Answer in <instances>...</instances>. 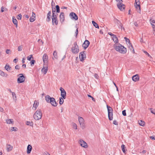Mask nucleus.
Segmentation results:
<instances>
[{"instance_id":"obj_1","label":"nucleus","mask_w":155,"mask_h":155,"mask_svg":"<svg viewBox=\"0 0 155 155\" xmlns=\"http://www.w3.org/2000/svg\"><path fill=\"white\" fill-rule=\"evenodd\" d=\"M114 48L116 51L122 54H124L127 52V48L120 44H117L116 45H115Z\"/></svg>"},{"instance_id":"obj_2","label":"nucleus","mask_w":155,"mask_h":155,"mask_svg":"<svg viewBox=\"0 0 155 155\" xmlns=\"http://www.w3.org/2000/svg\"><path fill=\"white\" fill-rule=\"evenodd\" d=\"M42 117V113L41 110L39 109L37 110L33 115V117L36 120L40 119Z\"/></svg>"},{"instance_id":"obj_3","label":"nucleus","mask_w":155,"mask_h":155,"mask_svg":"<svg viewBox=\"0 0 155 155\" xmlns=\"http://www.w3.org/2000/svg\"><path fill=\"white\" fill-rule=\"evenodd\" d=\"M71 51L74 54H77L79 52V49L78 46L77 45V43L74 42V46L71 48Z\"/></svg>"},{"instance_id":"obj_4","label":"nucleus","mask_w":155,"mask_h":155,"mask_svg":"<svg viewBox=\"0 0 155 155\" xmlns=\"http://www.w3.org/2000/svg\"><path fill=\"white\" fill-rule=\"evenodd\" d=\"M19 77L18 78L17 82L18 83H21L24 82L25 77L22 74H18Z\"/></svg>"},{"instance_id":"obj_5","label":"nucleus","mask_w":155,"mask_h":155,"mask_svg":"<svg viewBox=\"0 0 155 155\" xmlns=\"http://www.w3.org/2000/svg\"><path fill=\"white\" fill-rule=\"evenodd\" d=\"M78 121L81 127L83 129H84L85 128V126L83 118L81 117H78Z\"/></svg>"},{"instance_id":"obj_6","label":"nucleus","mask_w":155,"mask_h":155,"mask_svg":"<svg viewBox=\"0 0 155 155\" xmlns=\"http://www.w3.org/2000/svg\"><path fill=\"white\" fill-rule=\"evenodd\" d=\"M135 4H134V5L135 8L138 9V12H140V2L139 0H135Z\"/></svg>"},{"instance_id":"obj_7","label":"nucleus","mask_w":155,"mask_h":155,"mask_svg":"<svg viewBox=\"0 0 155 155\" xmlns=\"http://www.w3.org/2000/svg\"><path fill=\"white\" fill-rule=\"evenodd\" d=\"M60 90L61 91V96L63 98L65 99L66 96V92L62 87L60 88Z\"/></svg>"},{"instance_id":"obj_8","label":"nucleus","mask_w":155,"mask_h":155,"mask_svg":"<svg viewBox=\"0 0 155 155\" xmlns=\"http://www.w3.org/2000/svg\"><path fill=\"white\" fill-rule=\"evenodd\" d=\"M84 52L82 51L80 53L79 58L81 61L84 60L86 58V55L84 54Z\"/></svg>"},{"instance_id":"obj_9","label":"nucleus","mask_w":155,"mask_h":155,"mask_svg":"<svg viewBox=\"0 0 155 155\" xmlns=\"http://www.w3.org/2000/svg\"><path fill=\"white\" fill-rule=\"evenodd\" d=\"M71 18L72 19L77 20L78 19V16L74 13L72 12L69 15Z\"/></svg>"},{"instance_id":"obj_10","label":"nucleus","mask_w":155,"mask_h":155,"mask_svg":"<svg viewBox=\"0 0 155 155\" xmlns=\"http://www.w3.org/2000/svg\"><path fill=\"white\" fill-rule=\"evenodd\" d=\"M52 24L54 25V23L56 25H58V21L57 19V15L52 16Z\"/></svg>"},{"instance_id":"obj_11","label":"nucleus","mask_w":155,"mask_h":155,"mask_svg":"<svg viewBox=\"0 0 155 155\" xmlns=\"http://www.w3.org/2000/svg\"><path fill=\"white\" fill-rule=\"evenodd\" d=\"M114 22L115 24H116L117 25L119 28V26H122V24L121 23L120 21L119 20L116 18L115 17H114Z\"/></svg>"},{"instance_id":"obj_12","label":"nucleus","mask_w":155,"mask_h":155,"mask_svg":"<svg viewBox=\"0 0 155 155\" xmlns=\"http://www.w3.org/2000/svg\"><path fill=\"white\" fill-rule=\"evenodd\" d=\"M117 6L118 8L121 11H124L125 8V5L123 4H117Z\"/></svg>"},{"instance_id":"obj_13","label":"nucleus","mask_w":155,"mask_h":155,"mask_svg":"<svg viewBox=\"0 0 155 155\" xmlns=\"http://www.w3.org/2000/svg\"><path fill=\"white\" fill-rule=\"evenodd\" d=\"M79 143L80 145L83 147L85 148L87 147V143L82 140H80Z\"/></svg>"},{"instance_id":"obj_14","label":"nucleus","mask_w":155,"mask_h":155,"mask_svg":"<svg viewBox=\"0 0 155 155\" xmlns=\"http://www.w3.org/2000/svg\"><path fill=\"white\" fill-rule=\"evenodd\" d=\"M89 44V41L88 40H85L82 44V47L85 49L88 47Z\"/></svg>"},{"instance_id":"obj_15","label":"nucleus","mask_w":155,"mask_h":155,"mask_svg":"<svg viewBox=\"0 0 155 155\" xmlns=\"http://www.w3.org/2000/svg\"><path fill=\"white\" fill-rule=\"evenodd\" d=\"M49 103L54 107L57 106L58 104V103L55 101V99L53 97L51 98L50 101H49Z\"/></svg>"},{"instance_id":"obj_16","label":"nucleus","mask_w":155,"mask_h":155,"mask_svg":"<svg viewBox=\"0 0 155 155\" xmlns=\"http://www.w3.org/2000/svg\"><path fill=\"white\" fill-rule=\"evenodd\" d=\"M132 79L134 82H136L138 81L139 79V75L137 74L134 75L132 77Z\"/></svg>"},{"instance_id":"obj_17","label":"nucleus","mask_w":155,"mask_h":155,"mask_svg":"<svg viewBox=\"0 0 155 155\" xmlns=\"http://www.w3.org/2000/svg\"><path fill=\"white\" fill-rule=\"evenodd\" d=\"M43 61L44 63H47L48 61V57L46 54H45L43 57Z\"/></svg>"},{"instance_id":"obj_18","label":"nucleus","mask_w":155,"mask_h":155,"mask_svg":"<svg viewBox=\"0 0 155 155\" xmlns=\"http://www.w3.org/2000/svg\"><path fill=\"white\" fill-rule=\"evenodd\" d=\"M60 21L61 22H63L64 20V13L63 12H61L60 15Z\"/></svg>"},{"instance_id":"obj_19","label":"nucleus","mask_w":155,"mask_h":155,"mask_svg":"<svg viewBox=\"0 0 155 155\" xmlns=\"http://www.w3.org/2000/svg\"><path fill=\"white\" fill-rule=\"evenodd\" d=\"M38 104L39 103L38 102L36 101H35L33 105V107L32 108V109L34 110H36L38 106Z\"/></svg>"},{"instance_id":"obj_20","label":"nucleus","mask_w":155,"mask_h":155,"mask_svg":"<svg viewBox=\"0 0 155 155\" xmlns=\"http://www.w3.org/2000/svg\"><path fill=\"white\" fill-rule=\"evenodd\" d=\"M48 67L47 66V65L45 67L43 66L41 71L44 73V74H45L47 73L48 71Z\"/></svg>"},{"instance_id":"obj_21","label":"nucleus","mask_w":155,"mask_h":155,"mask_svg":"<svg viewBox=\"0 0 155 155\" xmlns=\"http://www.w3.org/2000/svg\"><path fill=\"white\" fill-rule=\"evenodd\" d=\"M32 149V147L31 145L30 144H29L27 147V153L28 154H29L31 152Z\"/></svg>"},{"instance_id":"obj_22","label":"nucleus","mask_w":155,"mask_h":155,"mask_svg":"<svg viewBox=\"0 0 155 155\" xmlns=\"http://www.w3.org/2000/svg\"><path fill=\"white\" fill-rule=\"evenodd\" d=\"M12 22L15 25L16 28L18 27V21L15 17L13 16L12 17Z\"/></svg>"},{"instance_id":"obj_23","label":"nucleus","mask_w":155,"mask_h":155,"mask_svg":"<svg viewBox=\"0 0 155 155\" xmlns=\"http://www.w3.org/2000/svg\"><path fill=\"white\" fill-rule=\"evenodd\" d=\"M6 147L7 151L8 152L11 151L13 148V147L9 144H7L6 145Z\"/></svg>"},{"instance_id":"obj_24","label":"nucleus","mask_w":155,"mask_h":155,"mask_svg":"<svg viewBox=\"0 0 155 155\" xmlns=\"http://www.w3.org/2000/svg\"><path fill=\"white\" fill-rule=\"evenodd\" d=\"M51 98L49 95H47L45 97V100L47 103H49V101H50Z\"/></svg>"},{"instance_id":"obj_25","label":"nucleus","mask_w":155,"mask_h":155,"mask_svg":"<svg viewBox=\"0 0 155 155\" xmlns=\"http://www.w3.org/2000/svg\"><path fill=\"white\" fill-rule=\"evenodd\" d=\"M107 109L108 113H113V110L112 108L110 107L107 105Z\"/></svg>"},{"instance_id":"obj_26","label":"nucleus","mask_w":155,"mask_h":155,"mask_svg":"<svg viewBox=\"0 0 155 155\" xmlns=\"http://www.w3.org/2000/svg\"><path fill=\"white\" fill-rule=\"evenodd\" d=\"M108 117L109 120H112L113 118V113H108Z\"/></svg>"},{"instance_id":"obj_27","label":"nucleus","mask_w":155,"mask_h":155,"mask_svg":"<svg viewBox=\"0 0 155 155\" xmlns=\"http://www.w3.org/2000/svg\"><path fill=\"white\" fill-rule=\"evenodd\" d=\"M112 39L113 40V41L115 42L116 43L118 42V40L117 38V37H116V36L115 35V37H112Z\"/></svg>"},{"instance_id":"obj_28","label":"nucleus","mask_w":155,"mask_h":155,"mask_svg":"<svg viewBox=\"0 0 155 155\" xmlns=\"http://www.w3.org/2000/svg\"><path fill=\"white\" fill-rule=\"evenodd\" d=\"M6 122L8 124H13V119H8L6 120Z\"/></svg>"},{"instance_id":"obj_29","label":"nucleus","mask_w":155,"mask_h":155,"mask_svg":"<svg viewBox=\"0 0 155 155\" xmlns=\"http://www.w3.org/2000/svg\"><path fill=\"white\" fill-rule=\"evenodd\" d=\"M53 55L54 57L56 59H57L58 58V56L57 52L56 51H54L53 53Z\"/></svg>"},{"instance_id":"obj_30","label":"nucleus","mask_w":155,"mask_h":155,"mask_svg":"<svg viewBox=\"0 0 155 155\" xmlns=\"http://www.w3.org/2000/svg\"><path fill=\"white\" fill-rule=\"evenodd\" d=\"M129 48L130 49V51H132L133 53H134V49L132 45V44L130 43V45H129Z\"/></svg>"},{"instance_id":"obj_31","label":"nucleus","mask_w":155,"mask_h":155,"mask_svg":"<svg viewBox=\"0 0 155 155\" xmlns=\"http://www.w3.org/2000/svg\"><path fill=\"white\" fill-rule=\"evenodd\" d=\"M92 23L94 25V26L96 28H99V27L98 24L96 23L94 21H92Z\"/></svg>"},{"instance_id":"obj_32","label":"nucleus","mask_w":155,"mask_h":155,"mask_svg":"<svg viewBox=\"0 0 155 155\" xmlns=\"http://www.w3.org/2000/svg\"><path fill=\"white\" fill-rule=\"evenodd\" d=\"M5 68L6 70L8 71L10 70L11 68L9 65L6 64L5 66Z\"/></svg>"},{"instance_id":"obj_33","label":"nucleus","mask_w":155,"mask_h":155,"mask_svg":"<svg viewBox=\"0 0 155 155\" xmlns=\"http://www.w3.org/2000/svg\"><path fill=\"white\" fill-rule=\"evenodd\" d=\"M63 99L64 98L61 97L59 98V104L60 105H62L63 104L64 101Z\"/></svg>"},{"instance_id":"obj_34","label":"nucleus","mask_w":155,"mask_h":155,"mask_svg":"<svg viewBox=\"0 0 155 155\" xmlns=\"http://www.w3.org/2000/svg\"><path fill=\"white\" fill-rule=\"evenodd\" d=\"M139 124H140V125L143 126L145 125V122L144 121H143L142 120H140V121H139Z\"/></svg>"},{"instance_id":"obj_35","label":"nucleus","mask_w":155,"mask_h":155,"mask_svg":"<svg viewBox=\"0 0 155 155\" xmlns=\"http://www.w3.org/2000/svg\"><path fill=\"white\" fill-rule=\"evenodd\" d=\"M121 147L123 152L124 153H125L126 152V151L125 149V148H126L124 144H122L121 146Z\"/></svg>"},{"instance_id":"obj_36","label":"nucleus","mask_w":155,"mask_h":155,"mask_svg":"<svg viewBox=\"0 0 155 155\" xmlns=\"http://www.w3.org/2000/svg\"><path fill=\"white\" fill-rule=\"evenodd\" d=\"M55 8L56 10V12L57 13H59L60 11V7L58 5H57L56 6Z\"/></svg>"},{"instance_id":"obj_37","label":"nucleus","mask_w":155,"mask_h":155,"mask_svg":"<svg viewBox=\"0 0 155 155\" xmlns=\"http://www.w3.org/2000/svg\"><path fill=\"white\" fill-rule=\"evenodd\" d=\"M26 124L28 125L32 126L33 125V123L32 122L27 121L26 122Z\"/></svg>"},{"instance_id":"obj_38","label":"nucleus","mask_w":155,"mask_h":155,"mask_svg":"<svg viewBox=\"0 0 155 155\" xmlns=\"http://www.w3.org/2000/svg\"><path fill=\"white\" fill-rule=\"evenodd\" d=\"M10 130L11 131H17L18 130V128L16 127H12L11 128Z\"/></svg>"},{"instance_id":"obj_39","label":"nucleus","mask_w":155,"mask_h":155,"mask_svg":"<svg viewBox=\"0 0 155 155\" xmlns=\"http://www.w3.org/2000/svg\"><path fill=\"white\" fill-rule=\"evenodd\" d=\"M124 39H125L127 43L128 42V44L130 45V40L129 39L126 38V37H125L124 38Z\"/></svg>"},{"instance_id":"obj_40","label":"nucleus","mask_w":155,"mask_h":155,"mask_svg":"<svg viewBox=\"0 0 155 155\" xmlns=\"http://www.w3.org/2000/svg\"><path fill=\"white\" fill-rule=\"evenodd\" d=\"M21 17L22 15L21 14H20L18 15L16 18L18 19L21 20Z\"/></svg>"},{"instance_id":"obj_41","label":"nucleus","mask_w":155,"mask_h":155,"mask_svg":"<svg viewBox=\"0 0 155 155\" xmlns=\"http://www.w3.org/2000/svg\"><path fill=\"white\" fill-rule=\"evenodd\" d=\"M55 12V9L54 8V10H53L52 9V16H55L56 15H58L57 13L55 14L54 12Z\"/></svg>"},{"instance_id":"obj_42","label":"nucleus","mask_w":155,"mask_h":155,"mask_svg":"<svg viewBox=\"0 0 155 155\" xmlns=\"http://www.w3.org/2000/svg\"><path fill=\"white\" fill-rule=\"evenodd\" d=\"M35 20V18L32 17V16L30 18V21L31 22L34 21Z\"/></svg>"},{"instance_id":"obj_43","label":"nucleus","mask_w":155,"mask_h":155,"mask_svg":"<svg viewBox=\"0 0 155 155\" xmlns=\"http://www.w3.org/2000/svg\"><path fill=\"white\" fill-rule=\"evenodd\" d=\"M35 60H31V61H30V64H31V66H33V65L34 64H35Z\"/></svg>"},{"instance_id":"obj_44","label":"nucleus","mask_w":155,"mask_h":155,"mask_svg":"<svg viewBox=\"0 0 155 155\" xmlns=\"http://www.w3.org/2000/svg\"><path fill=\"white\" fill-rule=\"evenodd\" d=\"M150 110L151 112L155 115V110L153 109L152 108H150Z\"/></svg>"},{"instance_id":"obj_45","label":"nucleus","mask_w":155,"mask_h":155,"mask_svg":"<svg viewBox=\"0 0 155 155\" xmlns=\"http://www.w3.org/2000/svg\"><path fill=\"white\" fill-rule=\"evenodd\" d=\"M73 127L74 129H77V127L76 124L75 123H73Z\"/></svg>"},{"instance_id":"obj_46","label":"nucleus","mask_w":155,"mask_h":155,"mask_svg":"<svg viewBox=\"0 0 155 155\" xmlns=\"http://www.w3.org/2000/svg\"><path fill=\"white\" fill-rule=\"evenodd\" d=\"M122 114L124 116H126L127 114L126 113V110H124L122 111Z\"/></svg>"},{"instance_id":"obj_47","label":"nucleus","mask_w":155,"mask_h":155,"mask_svg":"<svg viewBox=\"0 0 155 155\" xmlns=\"http://www.w3.org/2000/svg\"><path fill=\"white\" fill-rule=\"evenodd\" d=\"M32 58V55H31L27 57V60L29 61H30Z\"/></svg>"},{"instance_id":"obj_48","label":"nucleus","mask_w":155,"mask_h":155,"mask_svg":"<svg viewBox=\"0 0 155 155\" xmlns=\"http://www.w3.org/2000/svg\"><path fill=\"white\" fill-rule=\"evenodd\" d=\"M22 46H19L18 47V50L19 51H22Z\"/></svg>"},{"instance_id":"obj_49","label":"nucleus","mask_w":155,"mask_h":155,"mask_svg":"<svg viewBox=\"0 0 155 155\" xmlns=\"http://www.w3.org/2000/svg\"><path fill=\"white\" fill-rule=\"evenodd\" d=\"M46 20L48 22L51 21V18L50 16H47Z\"/></svg>"},{"instance_id":"obj_50","label":"nucleus","mask_w":155,"mask_h":155,"mask_svg":"<svg viewBox=\"0 0 155 155\" xmlns=\"http://www.w3.org/2000/svg\"><path fill=\"white\" fill-rule=\"evenodd\" d=\"M117 1L118 2L117 4H122L123 2L122 0H117Z\"/></svg>"},{"instance_id":"obj_51","label":"nucleus","mask_w":155,"mask_h":155,"mask_svg":"<svg viewBox=\"0 0 155 155\" xmlns=\"http://www.w3.org/2000/svg\"><path fill=\"white\" fill-rule=\"evenodd\" d=\"M144 53L147 55L150 58H151V56L148 53H147L146 51H143Z\"/></svg>"},{"instance_id":"obj_52","label":"nucleus","mask_w":155,"mask_h":155,"mask_svg":"<svg viewBox=\"0 0 155 155\" xmlns=\"http://www.w3.org/2000/svg\"><path fill=\"white\" fill-rule=\"evenodd\" d=\"M0 75L2 76H4L5 75L4 73L1 70H0Z\"/></svg>"},{"instance_id":"obj_53","label":"nucleus","mask_w":155,"mask_h":155,"mask_svg":"<svg viewBox=\"0 0 155 155\" xmlns=\"http://www.w3.org/2000/svg\"><path fill=\"white\" fill-rule=\"evenodd\" d=\"M108 34L112 37H115V35L113 34L110 32H108Z\"/></svg>"},{"instance_id":"obj_54","label":"nucleus","mask_w":155,"mask_h":155,"mask_svg":"<svg viewBox=\"0 0 155 155\" xmlns=\"http://www.w3.org/2000/svg\"><path fill=\"white\" fill-rule=\"evenodd\" d=\"M113 124L115 125H118V123L115 120H114Z\"/></svg>"},{"instance_id":"obj_55","label":"nucleus","mask_w":155,"mask_h":155,"mask_svg":"<svg viewBox=\"0 0 155 155\" xmlns=\"http://www.w3.org/2000/svg\"><path fill=\"white\" fill-rule=\"evenodd\" d=\"M75 34H76V37H77V35L78 34V28H77L76 30V31L75 32Z\"/></svg>"},{"instance_id":"obj_56","label":"nucleus","mask_w":155,"mask_h":155,"mask_svg":"<svg viewBox=\"0 0 155 155\" xmlns=\"http://www.w3.org/2000/svg\"><path fill=\"white\" fill-rule=\"evenodd\" d=\"M94 77L95 78L97 79L98 77V76L97 74H94Z\"/></svg>"},{"instance_id":"obj_57","label":"nucleus","mask_w":155,"mask_h":155,"mask_svg":"<svg viewBox=\"0 0 155 155\" xmlns=\"http://www.w3.org/2000/svg\"><path fill=\"white\" fill-rule=\"evenodd\" d=\"M32 17L35 18L36 15L33 12H32V15L31 16Z\"/></svg>"},{"instance_id":"obj_58","label":"nucleus","mask_w":155,"mask_h":155,"mask_svg":"<svg viewBox=\"0 0 155 155\" xmlns=\"http://www.w3.org/2000/svg\"><path fill=\"white\" fill-rule=\"evenodd\" d=\"M15 68L16 69L19 70V66L18 65H17L15 66Z\"/></svg>"},{"instance_id":"obj_59","label":"nucleus","mask_w":155,"mask_h":155,"mask_svg":"<svg viewBox=\"0 0 155 155\" xmlns=\"http://www.w3.org/2000/svg\"><path fill=\"white\" fill-rule=\"evenodd\" d=\"M12 94L13 96V98H14V97H16V95L15 92H13L12 93Z\"/></svg>"},{"instance_id":"obj_60","label":"nucleus","mask_w":155,"mask_h":155,"mask_svg":"<svg viewBox=\"0 0 155 155\" xmlns=\"http://www.w3.org/2000/svg\"><path fill=\"white\" fill-rule=\"evenodd\" d=\"M11 52L10 50L9 49H7L6 51V52L7 54H8L10 52Z\"/></svg>"},{"instance_id":"obj_61","label":"nucleus","mask_w":155,"mask_h":155,"mask_svg":"<svg viewBox=\"0 0 155 155\" xmlns=\"http://www.w3.org/2000/svg\"><path fill=\"white\" fill-rule=\"evenodd\" d=\"M134 24L136 27H137L138 26V24L137 23V22L135 21L134 22Z\"/></svg>"},{"instance_id":"obj_62","label":"nucleus","mask_w":155,"mask_h":155,"mask_svg":"<svg viewBox=\"0 0 155 155\" xmlns=\"http://www.w3.org/2000/svg\"><path fill=\"white\" fill-rule=\"evenodd\" d=\"M150 139H152L153 140H155V138L153 136L150 137Z\"/></svg>"},{"instance_id":"obj_63","label":"nucleus","mask_w":155,"mask_h":155,"mask_svg":"<svg viewBox=\"0 0 155 155\" xmlns=\"http://www.w3.org/2000/svg\"><path fill=\"white\" fill-rule=\"evenodd\" d=\"M51 11H49L47 15V16H51Z\"/></svg>"},{"instance_id":"obj_64","label":"nucleus","mask_w":155,"mask_h":155,"mask_svg":"<svg viewBox=\"0 0 155 155\" xmlns=\"http://www.w3.org/2000/svg\"><path fill=\"white\" fill-rule=\"evenodd\" d=\"M43 155H50V154L46 152L44 153Z\"/></svg>"}]
</instances>
